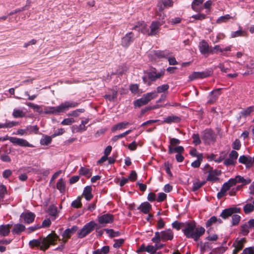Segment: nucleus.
Listing matches in <instances>:
<instances>
[{
	"label": "nucleus",
	"instance_id": "nucleus-12",
	"mask_svg": "<svg viewBox=\"0 0 254 254\" xmlns=\"http://www.w3.org/2000/svg\"><path fill=\"white\" fill-rule=\"evenodd\" d=\"M240 208L237 207H230L224 209L220 214V216L222 218L226 219L228 218L229 217L232 216L233 214L240 212Z\"/></svg>",
	"mask_w": 254,
	"mask_h": 254
},
{
	"label": "nucleus",
	"instance_id": "nucleus-2",
	"mask_svg": "<svg viewBox=\"0 0 254 254\" xmlns=\"http://www.w3.org/2000/svg\"><path fill=\"white\" fill-rule=\"evenodd\" d=\"M182 231L187 238H191L197 241L200 237L205 232V229L202 227H196L194 222L185 223Z\"/></svg>",
	"mask_w": 254,
	"mask_h": 254
},
{
	"label": "nucleus",
	"instance_id": "nucleus-59",
	"mask_svg": "<svg viewBox=\"0 0 254 254\" xmlns=\"http://www.w3.org/2000/svg\"><path fill=\"white\" fill-rule=\"evenodd\" d=\"M114 241L115 243L113 245V247L115 248H120L125 242V240L123 239H116L114 240Z\"/></svg>",
	"mask_w": 254,
	"mask_h": 254
},
{
	"label": "nucleus",
	"instance_id": "nucleus-54",
	"mask_svg": "<svg viewBox=\"0 0 254 254\" xmlns=\"http://www.w3.org/2000/svg\"><path fill=\"white\" fill-rule=\"evenodd\" d=\"M84 111H85V110L84 109H76L74 111H72L70 113H69L68 114V116L76 117L79 115L80 113H83Z\"/></svg>",
	"mask_w": 254,
	"mask_h": 254
},
{
	"label": "nucleus",
	"instance_id": "nucleus-27",
	"mask_svg": "<svg viewBox=\"0 0 254 254\" xmlns=\"http://www.w3.org/2000/svg\"><path fill=\"white\" fill-rule=\"evenodd\" d=\"M25 230V227L24 225L21 224L17 223L14 225L11 232L14 235H19L21 232L24 231Z\"/></svg>",
	"mask_w": 254,
	"mask_h": 254
},
{
	"label": "nucleus",
	"instance_id": "nucleus-39",
	"mask_svg": "<svg viewBox=\"0 0 254 254\" xmlns=\"http://www.w3.org/2000/svg\"><path fill=\"white\" fill-rule=\"evenodd\" d=\"M26 105L30 108H32L36 112L39 113V114H41L43 113V110L41 107L39 105L35 104L34 103L28 102L26 103Z\"/></svg>",
	"mask_w": 254,
	"mask_h": 254
},
{
	"label": "nucleus",
	"instance_id": "nucleus-29",
	"mask_svg": "<svg viewBox=\"0 0 254 254\" xmlns=\"http://www.w3.org/2000/svg\"><path fill=\"white\" fill-rule=\"evenodd\" d=\"M91 191L92 188L91 186H88L84 188L82 194L87 200H90L93 197Z\"/></svg>",
	"mask_w": 254,
	"mask_h": 254
},
{
	"label": "nucleus",
	"instance_id": "nucleus-15",
	"mask_svg": "<svg viewBox=\"0 0 254 254\" xmlns=\"http://www.w3.org/2000/svg\"><path fill=\"white\" fill-rule=\"evenodd\" d=\"M162 25V22L156 21L152 22L150 26V31L147 33L148 36L156 35L159 33L160 27Z\"/></svg>",
	"mask_w": 254,
	"mask_h": 254
},
{
	"label": "nucleus",
	"instance_id": "nucleus-5",
	"mask_svg": "<svg viewBox=\"0 0 254 254\" xmlns=\"http://www.w3.org/2000/svg\"><path fill=\"white\" fill-rule=\"evenodd\" d=\"M9 140L14 145H17L21 147H33L34 145L29 143L26 139L23 138L10 137L5 135L3 137H0V141H4Z\"/></svg>",
	"mask_w": 254,
	"mask_h": 254
},
{
	"label": "nucleus",
	"instance_id": "nucleus-43",
	"mask_svg": "<svg viewBox=\"0 0 254 254\" xmlns=\"http://www.w3.org/2000/svg\"><path fill=\"white\" fill-rule=\"evenodd\" d=\"M253 106H250L248 107L247 108L243 110L240 113V114L241 115L240 118L241 116H249L252 112H253L254 109Z\"/></svg>",
	"mask_w": 254,
	"mask_h": 254
},
{
	"label": "nucleus",
	"instance_id": "nucleus-11",
	"mask_svg": "<svg viewBox=\"0 0 254 254\" xmlns=\"http://www.w3.org/2000/svg\"><path fill=\"white\" fill-rule=\"evenodd\" d=\"M98 220L99 224H106L113 222L114 220V216L113 214L106 213L98 216Z\"/></svg>",
	"mask_w": 254,
	"mask_h": 254
},
{
	"label": "nucleus",
	"instance_id": "nucleus-34",
	"mask_svg": "<svg viewBox=\"0 0 254 254\" xmlns=\"http://www.w3.org/2000/svg\"><path fill=\"white\" fill-rule=\"evenodd\" d=\"M217 175H218V174L217 173L216 170L211 171V172H209V174L206 178V181L214 182L218 180L219 178L216 177Z\"/></svg>",
	"mask_w": 254,
	"mask_h": 254
},
{
	"label": "nucleus",
	"instance_id": "nucleus-10",
	"mask_svg": "<svg viewBox=\"0 0 254 254\" xmlns=\"http://www.w3.org/2000/svg\"><path fill=\"white\" fill-rule=\"evenodd\" d=\"M211 74L212 71L211 70H206L201 72L194 71L189 75V78L190 80H193L198 78H206L210 76Z\"/></svg>",
	"mask_w": 254,
	"mask_h": 254
},
{
	"label": "nucleus",
	"instance_id": "nucleus-41",
	"mask_svg": "<svg viewBox=\"0 0 254 254\" xmlns=\"http://www.w3.org/2000/svg\"><path fill=\"white\" fill-rule=\"evenodd\" d=\"M245 214H249L254 210V205L252 203H247L243 207Z\"/></svg>",
	"mask_w": 254,
	"mask_h": 254
},
{
	"label": "nucleus",
	"instance_id": "nucleus-28",
	"mask_svg": "<svg viewBox=\"0 0 254 254\" xmlns=\"http://www.w3.org/2000/svg\"><path fill=\"white\" fill-rule=\"evenodd\" d=\"M181 121V118L177 116L172 115L164 119V122L170 124L172 123H178Z\"/></svg>",
	"mask_w": 254,
	"mask_h": 254
},
{
	"label": "nucleus",
	"instance_id": "nucleus-46",
	"mask_svg": "<svg viewBox=\"0 0 254 254\" xmlns=\"http://www.w3.org/2000/svg\"><path fill=\"white\" fill-rule=\"evenodd\" d=\"M205 182H200L199 181H197L195 182H194L193 183V187H192V190L193 191H195L197 190L198 189H199L201 187H202L204 184Z\"/></svg>",
	"mask_w": 254,
	"mask_h": 254
},
{
	"label": "nucleus",
	"instance_id": "nucleus-13",
	"mask_svg": "<svg viewBox=\"0 0 254 254\" xmlns=\"http://www.w3.org/2000/svg\"><path fill=\"white\" fill-rule=\"evenodd\" d=\"M246 242V240L245 238L240 239H237L233 244V247L234 249L233 251V254H237V253L242 250L244 248V244Z\"/></svg>",
	"mask_w": 254,
	"mask_h": 254
},
{
	"label": "nucleus",
	"instance_id": "nucleus-45",
	"mask_svg": "<svg viewBox=\"0 0 254 254\" xmlns=\"http://www.w3.org/2000/svg\"><path fill=\"white\" fill-rule=\"evenodd\" d=\"M236 179L237 183H242L243 185L249 184L251 182V180L250 179L248 178L245 179L241 176H237Z\"/></svg>",
	"mask_w": 254,
	"mask_h": 254
},
{
	"label": "nucleus",
	"instance_id": "nucleus-32",
	"mask_svg": "<svg viewBox=\"0 0 254 254\" xmlns=\"http://www.w3.org/2000/svg\"><path fill=\"white\" fill-rule=\"evenodd\" d=\"M184 151V148L182 146H178L176 147H173L171 145L168 147V153L170 154L177 152L178 154L182 153Z\"/></svg>",
	"mask_w": 254,
	"mask_h": 254
},
{
	"label": "nucleus",
	"instance_id": "nucleus-50",
	"mask_svg": "<svg viewBox=\"0 0 254 254\" xmlns=\"http://www.w3.org/2000/svg\"><path fill=\"white\" fill-rule=\"evenodd\" d=\"M241 220V217L238 214H233L232 216V225L235 226L239 224Z\"/></svg>",
	"mask_w": 254,
	"mask_h": 254
},
{
	"label": "nucleus",
	"instance_id": "nucleus-36",
	"mask_svg": "<svg viewBox=\"0 0 254 254\" xmlns=\"http://www.w3.org/2000/svg\"><path fill=\"white\" fill-rule=\"evenodd\" d=\"M203 158L202 154L199 153L197 156V159L191 163V166L194 168H198L203 160Z\"/></svg>",
	"mask_w": 254,
	"mask_h": 254
},
{
	"label": "nucleus",
	"instance_id": "nucleus-62",
	"mask_svg": "<svg viewBox=\"0 0 254 254\" xmlns=\"http://www.w3.org/2000/svg\"><path fill=\"white\" fill-rule=\"evenodd\" d=\"M49 212L51 215L55 216L57 213V208L54 206H51L49 208Z\"/></svg>",
	"mask_w": 254,
	"mask_h": 254
},
{
	"label": "nucleus",
	"instance_id": "nucleus-26",
	"mask_svg": "<svg viewBox=\"0 0 254 254\" xmlns=\"http://www.w3.org/2000/svg\"><path fill=\"white\" fill-rule=\"evenodd\" d=\"M10 224L1 225H0V236L1 237L7 236L10 232Z\"/></svg>",
	"mask_w": 254,
	"mask_h": 254
},
{
	"label": "nucleus",
	"instance_id": "nucleus-18",
	"mask_svg": "<svg viewBox=\"0 0 254 254\" xmlns=\"http://www.w3.org/2000/svg\"><path fill=\"white\" fill-rule=\"evenodd\" d=\"M132 29L147 35L149 32V30L144 21L138 22Z\"/></svg>",
	"mask_w": 254,
	"mask_h": 254
},
{
	"label": "nucleus",
	"instance_id": "nucleus-16",
	"mask_svg": "<svg viewBox=\"0 0 254 254\" xmlns=\"http://www.w3.org/2000/svg\"><path fill=\"white\" fill-rule=\"evenodd\" d=\"M134 34L132 32L127 33L122 39V45L127 47L134 40Z\"/></svg>",
	"mask_w": 254,
	"mask_h": 254
},
{
	"label": "nucleus",
	"instance_id": "nucleus-63",
	"mask_svg": "<svg viewBox=\"0 0 254 254\" xmlns=\"http://www.w3.org/2000/svg\"><path fill=\"white\" fill-rule=\"evenodd\" d=\"M166 194L164 192H160L159 193L158 198L156 200L158 202H162L166 198Z\"/></svg>",
	"mask_w": 254,
	"mask_h": 254
},
{
	"label": "nucleus",
	"instance_id": "nucleus-48",
	"mask_svg": "<svg viewBox=\"0 0 254 254\" xmlns=\"http://www.w3.org/2000/svg\"><path fill=\"white\" fill-rule=\"evenodd\" d=\"M71 206L73 208H80L82 206V203L81 202V198L80 197H78L77 198L74 200H73L71 204Z\"/></svg>",
	"mask_w": 254,
	"mask_h": 254
},
{
	"label": "nucleus",
	"instance_id": "nucleus-21",
	"mask_svg": "<svg viewBox=\"0 0 254 254\" xmlns=\"http://www.w3.org/2000/svg\"><path fill=\"white\" fill-rule=\"evenodd\" d=\"M173 5L172 0H160L158 2L157 7L160 11H163L165 7H171Z\"/></svg>",
	"mask_w": 254,
	"mask_h": 254
},
{
	"label": "nucleus",
	"instance_id": "nucleus-24",
	"mask_svg": "<svg viewBox=\"0 0 254 254\" xmlns=\"http://www.w3.org/2000/svg\"><path fill=\"white\" fill-rule=\"evenodd\" d=\"M239 162L246 165L248 167H251L253 165L252 158L250 156H240L239 158Z\"/></svg>",
	"mask_w": 254,
	"mask_h": 254
},
{
	"label": "nucleus",
	"instance_id": "nucleus-31",
	"mask_svg": "<svg viewBox=\"0 0 254 254\" xmlns=\"http://www.w3.org/2000/svg\"><path fill=\"white\" fill-rule=\"evenodd\" d=\"M79 172L80 175L84 176L87 178H90L92 175V169L86 167H81Z\"/></svg>",
	"mask_w": 254,
	"mask_h": 254
},
{
	"label": "nucleus",
	"instance_id": "nucleus-9",
	"mask_svg": "<svg viewBox=\"0 0 254 254\" xmlns=\"http://www.w3.org/2000/svg\"><path fill=\"white\" fill-rule=\"evenodd\" d=\"M202 139L205 143L213 142L216 140L215 133L210 129H206L203 131Z\"/></svg>",
	"mask_w": 254,
	"mask_h": 254
},
{
	"label": "nucleus",
	"instance_id": "nucleus-47",
	"mask_svg": "<svg viewBox=\"0 0 254 254\" xmlns=\"http://www.w3.org/2000/svg\"><path fill=\"white\" fill-rule=\"evenodd\" d=\"M231 18L232 17L229 14H226L225 15L221 16L217 19V23H222L223 22H226Z\"/></svg>",
	"mask_w": 254,
	"mask_h": 254
},
{
	"label": "nucleus",
	"instance_id": "nucleus-52",
	"mask_svg": "<svg viewBox=\"0 0 254 254\" xmlns=\"http://www.w3.org/2000/svg\"><path fill=\"white\" fill-rule=\"evenodd\" d=\"M169 86L168 84H163L161 86L157 87V91H155L158 95V93L164 92L168 90Z\"/></svg>",
	"mask_w": 254,
	"mask_h": 254
},
{
	"label": "nucleus",
	"instance_id": "nucleus-22",
	"mask_svg": "<svg viewBox=\"0 0 254 254\" xmlns=\"http://www.w3.org/2000/svg\"><path fill=\"white\" fill-rule=\"evenodd\" d=\"M161 240L165 241L167 240H172L174 238V234L171 229H168L161 232Z\"/></svg>",
	"mask_w": 254,
	"mask_h": 254
},
{
	"label": "nucleus",
	"instance_id": "nucleus-42",
	"mask_svg": "<svg viewBox=\"0 0 254 254\" xmlns=\"http://www.w3.org/2000/svg\"><path fill=\"white\" fill-rule=\"evenodd\" d=\"M105 231L106 232L107 234H108V235L111 238H114L115 237H118L120 235V232L119 231H115L112 229H105Z\"/></svg>",
	"mask_w": 254,
	"mask_h": 254
},
{
	"label": "nucleus",
	"instance_id": "nucleus-64",
	"mask_svg": "<svg viewBox=\"0 0 254 254\" xmlns=\"http://www.w3.org/2000/svg\"><path fill=\"white\" fill-rule=\"evenodd\" d=\"M244 251L246 254H254V247L246 248Z\"/></svg>",
	"mask_w": 254,
	"mask_h": 254
},
{
	"label": "nucleus",
	"instance_id": "nucleus-61",
	"mask_svg": "<svg viewBox=\"0 0 254 254\" xmlns=\"http://www.w3.org/2000/svg\"><path fill=\"white\" fill-rule=\"evenodd\" d=\"M74 122V120L72 118L64 119L61 123L63 125H71Z\"/></svg>",
	"mask_w": 254,
	"mask_h": 254
},
{
	"label": "nucleus",
	"instance_id": "nucleus-3",
	"mask_svg": "<svg viewBox=\"0 0 254 254\" xmlns=\"http://www.w3.org/2000/svg\"><path fill=\"white\" fill-rule=\"evenodd\" d=\"M78 103L71 101H67L56 107H45L44 113L45 114L59 115L61 113L67 111L69 108H74Z\"/></svg>",
	"mask_w": 254,
	"mask_h": 254
},
{
	"label": "nucleus",
	"instance_id": "nucleus-53",
	"mask_svg": "<svg viewBox=\"0 0 254 254\" xmlns=\"http://www.w3.org/2000/svg\"><path fill=\"white\" fill-rule=\"evenodd\" d=\"M217 218L216 216H212L206 222V227H210L217 223Z\"/></svg>",
	"mask_w": 254,
	"mask_h": 254
},
{
	"label": "nucleus",
	"instance_id": "nucleus-4",
	"mask_svg": "<svg viewBox=\"0 0 254 254\" xmlns=\"http://www.w3.org/2000/svg\"><path fill=\"white\" fill-rule=\"evenodd\" d=\"M157 96L155 91L143 94L141 98L135 100L133 102L134 107L139 108L142 106L146 105L151 100L155 99Z\"/></svg>",
	"mask_w": 254,
	"mask_h": 254
},
{
	"label": "nucleus",
	"instance_id": "nucleus-7",
	"mask_svg": "<svg viewBox=\"0 0 254 254\" xmlns=\"http://www.w3.org/2000/svg\"><path fill=\"white\" fill-rule=\"evenodd\" d=\"M165 69L164 68L161 69L158 72H157V70L155 68H152L148 71L145 72V73L147 74L148 78L152 82V81H155L157 79L160 78L161 77L163 76L165 74Z\"/></svg>",
	"mask_w": 254,
	"mask_h": 254
},
{
	"label": "nucleus",
	"instance_id": "nucleus-17",
	"mask_svg": "<svg viewBox=\"0 0 254 254\" xmlns=\"http://www.w3.org/2000/svg\"><path fill=\"white\" fill-rule=\"evenodd\" d=\"M20 218L23 219L24 223L30 224L34 221L35 215L31 212H23L20 215Z\"/></svg>",
	"mask_w": 254,
	"mask_h": 254
},
{
	"label": "nucleus",
	"instance_id": "nucleus-55",
	"mask_svg": "<svg viewBox=\"0 0 254 254\" xmlns=\"http://www.w3.org/2000/svg\"><path fill=\"white\" fill-rule=\"evenodd\" d=\"M192 138L193 139L192 142L195 145H197L201 143L199 135L198 133L193 134L192 135Z\"/></svg>",
	"mask_w": 254,
	"mask_h": 254
},
{
	"label": "nucleus",
	"instance_id": "nucleus-1",
	"mask_svg": "<svg viewBox=\"0 0 254 254\" xmlns=\"http://www.w3.org/2000/svg\"><path fill=\"white\" fill-rule=\"evenodd\" d=\"M59 239V236L55 233L49 234L46 237L33 239L29 242L30 247H40V250L45 251L48 250L50 245H55V242Z\"/></svg>",
	"mask_w": 254,
	"mask_h": 254
},
{
	"label": "nucleus",
	"instance_id": "nucleus-23",
	"mask_svg": "<svg viewBox=\"0 0 254 254\" xmlns=\"http://www.w3.org/2000/svg\"><path fill=\"white\" fill-rule=\"evenodd\" d=\"M232 46L230 45L227 46L224 49L221 48L219 45H215L212 50L215 51L214 54H217L218 52L221 53L222 55L224 56H228V55L225 52L230 51L231 50Z\"/></svg>",
	"mask_w": 254,
	"mask_h": 254
},
{
	"label": "nucleus",
	"instance_id": "nucleus-25",
	"mask_svg": "<svg viewBox=\"0 0 254 254\" xmlns=\"http://www.w3.org/2000/svg\"><path fill=\"white\" fill-rule=\"evenodd\" d=\"M152 208L151 205L148 202H144L137 208L138 210H140L144 214H148Z\"/></svg>",
	"mask_w": 254,
	"mask_h": 254
},
{
	"label": "nucleus",
	"instance_id": "nucleus-56",
	"mask_svg": "<svg viewBox=\"0 0 254 254\" xmlns=\"http://www.w3.org/2000/svg\"><path fill=\"white\" fill-rule=\"evenodd\" d=\"M161 232L160 233L159 232H156L155 233L154 237L152 238L151 240L153 243H158L160 242V240H161Z\"/></svg>",
	"mask_w": 254,
	"mask_h": 254
},
{
	"label": "nucleus",
	"instance_id": "nucleus-20",
	"mask_svg": "<svg viewBox=\"0 0 254 254\" xmlns=\"http://www.w3.org/2000/svg\"><path fill=\"white\" fill-rule=\"evenodd\" d=\"M78 227L76 226H73L71 228L65 229L62 234V236L64 238L63 240H68L71 236L74 234L77 230Z\"/></svg>",
	"mask_w": 254,
	"mask_h": 254
},
{
	"label": "nucleus",
	"instance_id": "nucleus-8",
	"mask_svg": "<svg viewBox=\"0 0 254 254\" xmlns=\"http://www.w3.org/2000/svg\"><path fill=\"white\" fill-rule=\"evenodd\" d=\"M198 48L200 53L203 55H208L209 54L212 55L215 52V51L212 50V48L209 47L208 43L204 40L199 42Z\"/></svg>",
	"mask_w": 254,
	"mask_h": 254
},
{
	"label": "nucleus",
	"instance_id": "nucleus-51",
	"mask_svg": "<svg viewBox=\"0 0 254 254\" xmlns=\"http://www.w3.org/2000/svg\"><path fill=\"white\" fill-rule=\"evenodd\" d=\"M254 73V64L250 62L247 66V70L244 73V75L250 74Z\"/></svg>",
	"mask_w": 254,
	"mask_h": 254
},
{
	"label": "nucleus",
	"instance_id": "nucleus-35",
	"mask_svg": "<svg viewBox=\"0 0 254 254\" xmlns=\"http://www.w3.org/2000/svg\"><path fill=\"white\" fill-rule=\"evenodd\" d=\"M26 130L27 134L32 133L38 134L39 132V127L37 125L28 126L26 127Z\"/></svg>",
	"mask_w": 254,
	"mask_h": 254
},
{
	"label": "nucleus",
	"instance_id": "nucleus-6",
	"mask_svg": "<svg viewBox=\"0 0 254 254\" xmlns=\"http://www.w3.org/2000/svg\"><path fill=\"white\" fill-rule=\"evenodd\" d=\"M97 224L93 221L87 223L78 231V238L81 239L86 237L94 230Z\"/></svg>",
	"mask_w": 254,
	"mask_h": 254
},
{
	"label": "nucleus",
	"instance_id": "nucleus-19",
	"mask_svg": "<svg viewBox=\"0 0 254 254\" xmlns=\"http://www.w3.org/2000/svg\"><path fill=\"white\" fill-rule=\"evenodd\" d=\"M153 55L159 59H168L169 56H171L172 53L168 50H165L163 51L157 50L153 51Z\"/></svg>",
	"mask_w": 254,
	"mask_h": 254
},
{
	"label": "nucleus",
	"instance_id": "nucleus-58",
	"mask_svg": "<svg viewBox=\"0 0 254 254\" xmlns=\"http://www.w3.org/2000/svg\"><path fill=\"white\" fill-rule=\"evenodd\" d=\"M238 157V153L237 151L235 150H232L231 151L229 155V157L233 161H234L236 163V161Z\"/></svg>",
	"mask_w": 254,
	"mask_h": 254
},
{
	"label": "nucleus",
	"instance_id": "nucleus-40",
	"mask_svg": "<svg viewBox=\"0 0 254 254\" xmlns=\"http://www.w3.org/2000/svg\"><path fill=\"white\" fill-rule=\"evenodd\" d=\"M73 132H82L87 129V127L82 125L81 124L79 126L74 125L72 127Z\"/></svg>",
	"mask_w": 254,
	"mask_h": 254
},
{
	"label": "nucleus",
	"instance_id": "nucleus-33",
	"mask_svg": "<svg viewBox=\"0 0 254 254\" xmlns=\"http://www.w3.org/2000/svg\"><path fill=\"white\" fill-rule=\"evenodd\" d=\"M57 188L61 193H64L65 190V184L63 178L60 179L57 183Z\"/></svg>",
	"mask_w": 254,
	"mask_h": 254
},
{
	"label": "nucleus",
	"instance_id": "nucleus-44",
	"mask_svg": "<svg viewBox=\"0 0 254 254\" xmlns=\"http://www.w3.org/2000/svg\"><path fill=\"white\" fill-rule=\"evenodd\" d=\"M249 226L248 224L245 223L243 224L241 227V234L243 236H247L249 234Z\"/></svg>",
	"mask_w": 254,
	"mask_h": 254
},
{
	"label": "nucleus",
	"instance_id": "nucleus-38",
	"mask_svg": "<svg viewBox=\"0 0 254 254\" xmlns=\"http://www.w3.org/2000/svg\"><path fill=\"white\" fill-rule=\"evenodd\" d=\"M26 113L22 110L14 109L12 113V116L14 118H23L25 117Z\"/></svg>",
	"mask_w": 254,
	"mask_h": 254
},
{
	"label": "nucleus",
	"instance_id": "nucleus-30",
	"mask_svg": "<svg viewBox=\"0 0 254 254\" xmlns=\"http://www.w3.org/2000/svg\"><path fill=\"white\" fill-rule=\"evenodd\" d=\"M204 0H193L191 3V7L193 10L196 12L200 11L202 9V7L199 6L203 3Z\"/></svg>",
	"mask_w": 254,
	"mask_h": 254
},
{
	"label": "nucleus",
	"instance_id": "nucleus-37",
	"mask_svg": "<svg viewBox=\"0 0 254 254\" xmlns=\"http://www.w3.org/2000/svg\"><path fill=\"white\" fill-rule=\"evenodd\" d=\"M53 138L54 137H52V134L51 136L44 135L40 140V144L42 145H48L51 143Z\"/></svg>",
	"mask_w": 254,
	"mask_h": 254
},
{
	"label": "nucleus",
	"instance_id": "nucleus-14",
	"mask_svg": "<svg viewBox=\"0 0 254 254\" xmlns=\"http://www.w3.org/2000/svg\"><path fill=\"white\" fill-rule=\"evenodd\" d=\"M222 88H217L211 91L208 96V100L207 104H212L216 102L218 97L221 94V90Z\"/></svg>",
	"mask_w": 254,
	"mask_h": 254
},
{
	"label": "nucleus",
	"instance_id": "nucleus-60",
	"mask_svg": "<svg viewBox=\"0 0 254 254\" xmlns=\"http://www.w3.org/2000/svg\"><path fill=\"white\" fill-rule=\"evenodd\" d=\"M241 146L240 141L236 139L232 144V147L234 149L239 150Z\"/></svg>",
	"mask_w": 254,
	"mask_h": 254
},
{
	"label": "nucleus",
	"instance_id": "nucleus-57",
	"mask_svg": "<svg viewBox=\"0 0 254 254\" xmlns=\"http://www.w3.org/2000/svg\"><path fill=\"white\" fill-rule=\"evenodd\" d=\"M184 224L185 223H180L176 221L172 223V227L173 228L176 229L177 230H179L181 228H183Z\"/></svg>",
	"mask_w": 254,
	"mask_h": 254
},
{
	"label": "nucleus",
	"instance_id": "nucleus-49",
	"mask_svg": "<svg viewBox=\"0 0 254 254\" xmlns=\"http://www.w3.org/2000/svg\"><path fill=\"white\" fill-rule=\"evenodd\" d=\"M239 30L236 31H233L231 32V37L232 38H235L237 37H240L244 36V32L242 30L241 27H239Z\"/></svg>",
	"mask_w": 254,
	"mask_h": 254
}]
</instances>
